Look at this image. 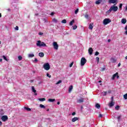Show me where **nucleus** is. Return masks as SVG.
<instances>
[{"label": "nucleus", "instance_id": "f257e3e1", "mask_svg": "<svg viewBox=\"0 0 127 127\" xmlns=\"http://www.w3.org/2000/svg\"><path fill=\"white\" fill-rule=\"evenodd\" d=\"M37 46H38L39 47H46L47 46L46 45V44L43 42H41V41L39 40L36 43Z\"/></svg>", "mask_w": 127, "mask_h": 127}, {"label": "nucleus", "instance_id": "f03ea898", "mask_svg": "<svg viewBox=\"0 0 127 127\" xmlns=\"http://www.w3.org/2000/svg\"><path fill=\"white\" fill-rule=\"evenodd\" d=\"M118 7L117 6H116V4H114L113 6H111L110 7V10L111 11H118Z\"/></svg>", "mask_w": 127, "mask_h": 127}, {"label": "nucleus", "instance_id": "7ed1b4c3", "mask_svg": "<svg viewBox=\"0 0 127 127\" xmlns=\"http://www.w3.org/2000/svg\"><path fill=\"white\" fill-rule=\"evenodd\" d=\"M43 68L46 71H48L50 69V64H49V63H46L43 65Z\"/></svg>", "mask_w": 127, "mask_h": 127}, {"label": "nucleus", "instance_id": "20e7f679", "mask_svg": "<svg viewBox=\"0 0 127 127\" xmlns=\"http://www.w3.org/2000/svg\"><path fill=\"white\" fill-rule=\"evenodd\" d=\"M86 63H87V60H86L85 58L83 57L81 59V61H80L81 66H84V65H85V64H86Z\"/></svg>", "mask_w": 127, "mask_h": 127}, {"label": "nucleus", "instance_id": "39448f33", "mask_svg": "<svg viewBox=\"0 0 127 127\" xmlns=\"http://www.w3.org/2000/svg\"><path fill=\"white\" fill-rule=\"evenodd\" d=\"M110 22H112V21L109 18H105L103 20V24H104V25H107V24H109Z\"/></svg>", "mask_w": 127, "mask_h": 127}, {"label": "nucleus", "instance_id": "423d86ee", "mask_svg": "<svg viewBox=\"0 0 127 127\" xmlns=\"http://www.w3.org/2000/svg\"><path fill=\"white\" fill-rule=\"evenodd\" d=\"M53 46L56 50H58V47H59V46H58V44H57V42H54L53 43Z\"/></svg>", "mask_w": 127, "mask_h": 127}, {"label": "nucleus", "instance_id": "0eeeda50", "mask_svg": "<svg viewBox=\"0 0 127 127\" xmlns=\"http://www.w3.org/2000/svg\"><path fill=\"white\" fill-rule=\"evenodd\" d=\"M117 77V79H119L120 76H119V72H116L115 74H114L112 76V80H115V78Z\"/></svg>", "mask_w": 127, "mask_h": 127}, {"label": "nucleus", "instance_id": "6e6552de", "mask_svg": "<svg viewBox=\"0 0 127 127\" xmlns=\"http://www.w3.org/2000/svg\"><path fill=\"white\" fill-rule=\"evenodd\" d=\"M1 119L2 121V122H6V121H7V120H8V118L6 116H2Z\"/></svg>", "mask_w": 127, "mask_h": 127}, {"label": "nucleus", "instance_id": "1a4fd4ad", "mask_svg": "<svg viewBox=\"0 0 127 127\" xmlns=\"http://www.w3.org/2000/svg\"><path fill=\"white\" fill-rule=\"evenodd\" d=\"M76 102L78 104H81V103H83L84 102V98H81L77 100Z\"/></svg>", "mask_w": 127, "mask_h": 127}, {"label": "nucleus", "instance_id": "9d476101", "mask_svg": "<svg viewBox=\"0 0 127 127\" xmlns=\"http://www.w3.org/2000/svg\"><path fill=\"white\" fill-rule=\"evenodd\" d=\"M110 108H112L113 106H115V101H111V102L108 104Z\"/></svg>", "mask_w": 127, "mask_h": 127}, {"label": "nucleus", "instance_id": "9b49d317", "mask_svg": "<svg viewBox=\"0 0 127 127\" xmlns=\"http://www.w3.org/2000/svg\"><path fill=\"white\" fill-rule=\"evenodd\" d=\"M94 50H93V48H89L88 49V53H89L90 55H92L93 54V52Z\"/></svg>", "mask_w": 127, "mask_h": 127}, {"label": "nucleus", "instance_id": "f8f14e48", "mask_svg": "<svg viewBox=\"0 0 127 127\" xmlns=\"http://www.w3.org/2000/svg\"><path fill=\"white\" fill-rule=\"evenodd\" d=\"M79 120V118L78 117H74L71 119V122L72 123H75V122H76V121Z\"/></svg>", "mask_w": 127, "mask_h": 127}, {"label": "nucleus", "instance_id": "ddd939ff", "mask_svg": "<svg viewBox=\"0 0 127 127\" xmlns=\"http://www.w3.org/2000/svg\"><path fill=\"white\" fill-rule=\"evenodd\" d=\"M32 91L33 93H35V96H37V93H36V90H35V88H34V86H32Z\"/></svg>", "mask_w": 127, "mask_h": 127}, {"label": "nucleus", "instance_id": "4468645a", "mask_svg": "<svg viewBox=\"0 0 127 127\" xmlns=\"http://www.w3.org/2000/svg\"><path fill=\"white\" fill-rule=\"evenodd\" d=\"M95 4H100L102 1H103V0H96Z\"/></svg>", "mask_w": 127, "mask_h": 127}, {"label": "nucleus", "instance_id": "2eb2a0df", "mask_svg": "<svg viewBox=\"0 0 127 127\" xmlns=\"http://www.w3.org/2000/svg\"><path fill=\"white\" fill-rule=\"evenodd\" d=\"M118 0H109L110 3H116Z\"/></svg>", "mask_w": 127, "mask_h": 127}, {"label": "nucleus", "instance_id": "dca6fc26", "mask_svg": "<svg viewBox=\"0 0 127 127\" xmlns=\"http://www.w3.org/2000/svg\"><path fill=\"white\" fill-rule=\"evenodd\" d=\"M122 23H123V24H126L127 23V19H122L121 20Z\"/></svg>", "mask_w": 127, "mask_h": 127}, {"label": "nucleus", "instance_id": "f3484780", "mask_svg": "<svg viewBox=\"0 0 127 127\" xmlns=\"http://www.w3.org/2000/svg\"><path fill=\"white\" fill-rule=\"evenodd\" d=\"M94 24V23H91L89 24V29H90L91 30H92V29H93V25Z\"/></svg>", "mask_w": 127, "mask_h": 127}, {"label": "nucleus", "instance_id": "a211bd4d", "mask_svg": "<svg viewBox=\"0 0 127 127\" xmlns=\"http://www.w3.org/2000/svg\"><path fill=\"white\" fill-rule=\"evenodd\" d=\"M73 90V85H70L68 89V92L69 93H71V91Z\"/></svg>", "mask_w": 127, "mask_h": 127}, {"label": "nucleus", "instance_id": "6ab92c4d", "mask_svg": "<svg viewBox=\"0 0 127 127\" xmlns=\"http://www.w3.org/2000/svg\"><path fill=\"white\" fill-rule=\"evenodd\" d=\"M48 102H50L51 103H53V102H55V99H51L50 98L48 100Z\"/></svg>", "mask_w": 127, "mask_h": 127}, {"label": "nucleus", "instance_id": "aec40b11", "mask_svg": "<svg viewBox=\"0 0 127 127\" xmlns=\"http://www.w3.org/2000/svg\"><path fill=\"white\" fill-rule=\"evenodd\" d=\"M39 56H40V57H44V53H39Z\"/></svg>", "mask_w": 127, "mask_h": 127}, {"label": "nucleus", "instance_id": "412c9836", "mask_svg": "<svg viewBox=\"0 0 127 127\" xmlns=\"http://www.w3.org/2000/svg\"><path fill=\"white\" fill-rule=\"evenodd\" d=\"M4 114V111H3V110L1 109L0 111V115L1 116H2Z\"/></svg>", "mask_w": 127, "mask_h": 127}, {"label": "nucleus", "instance_id": "4be33fe9", "mask_svg": "<svg viewBox=\"0 0 127 127\" xmlns=\"http://www.w3.org/2000/svg\"><path fill=\"white\" fill-rule=\"evenodd\" d=\"M111 62L112 63H116V62H117V60L114 58H111Z\"/></svg>", "mask_w": 127, "mask_h": 127}, {"label": "nucleus", "instance_id": "5701e85b", "mask_svg": "<svg viewBox=\"0 0 127 127\" xmlns=\"http://www.w3.org/2000/svg\"><path fill=\"white\" fill-rule=\"evenodd\" d=\"M74 22H75V20H72L71 21H70L69 22V25L70 26H72V25H73V23H74Z\"/></svg>", "mask_w": 127, "mask_h": 127}, {"label": "nucleus", "instance_id": "b1692460", "mask_svg": "<svg viewBox=\"0 0 127 127\" xmlns=\"http://www.w3.org/2000/svg\"><path fill=\"white\" fill-rule=\"evenodd\" d=\"M95 107L97 108V109H100V108H101V105H100V104L98 103H97L95 105Z\"/></svg>", "mask_w": 127, "mask_h": 127}, {"label": "nucleus", "instance_id": "393cba45", "mask_svg": "<svg viewBox=\"0 0 127 127\" xmlns=\"http://www.w3.org/2000/svg\"><path fill=\"white\" fill-rule=\"evenodd\" d=\"M39 101H40V102H44V101L46 100L45 98H39L38 99Z\"/></svg>", "mask_w": 127, "mask_h": 127}, {"label": "nucleus", "instance_id": "a878e982", "mask_svg": "<svg viewBox=\"0 0 127 127\" xmlns=\"http://www.w3.org/2000/svg\"><path fill=\"white\" fill-rule=\"evenodd\" d=\"M52 21L54 22L55 23H57V22H58V20H57V19L55 18L53 19Z\"/></svg>", "mask_w": 127, "mask_h": 127}, {"label": "nucleus", "instance_id": "bb28decb", "mask_svg": "<svg viewBox=\"0 0 127 127\" xmlns=\"http://www.w3.org/2000/svg\"><path fill=\"white\" fill-rule=\"evenodd\" d=\"M40 108L41 109H45V106L42 105V104H40Z\"/></svg>", "mask_w": 127, "mask_h": 127}, {"label": "nucleus", "instance_id": "cd10ccee", "mask_svg": "<svg viewBox=\"0 0 127 127\" xmlns=\"http://www.w3.org/2000/svg\"><path fill=\"white\" fill-rule=\"evenodd\" d=\"M25 110H26V111H28V112H30L31 111V109L27 107H24Z\"/></svg>", "mask_w": 127, "mask_h": 127}, {"label": "nucleus", "instance_id": "c85d7f7f", "mask_svg": "<svg viewBox=\"0 0 127 127\" xmlns=\"http://www.w3.org/2000/svg\"><path fill=\"white\" fill-rule=\"evenodd\" d=\"M115 110H116L117 111H119L120 110V106H116L115 107Z\"/></svg>", "mask_w": 127, "mask_h": 127}, {"label": "nucleus", "instance_id": "c756f323", "mask_svg": "<svg viewBox=\"0 0 127 127\" xmlns=\"http://www.w3.org/2000/svg\"><path fill=\"white\" fill-rule=\"evenodd\" d=\"M62 83V80H60L58 81V82H57L56 83V85H59V84H60Z\"/></svg>", "mask_w": 127, "mask_h": 127}, {"label": "nucleus", "instance_id": "7c9ffc66", "mask_svg": "<svg viewBox=\"0 0 127 127\" xmlns=\"http://www.w3.org/2000/svg\"><path fill=\"white\" fill-rule=\"evenodd\" d=\"M62 23H67V20L66 19H64L62 21Z\"/></svg>", "mask_w": 127, "mask_h": 127}, {"label": "nucleus", "instance_id": "2f4dec72", "mask_svg": "<svg viewBox=\"0 0 127 127\" xmlns=\"http://www.w3.org/2000/svg\"><path fill=\"white\" fill-rule=\"evenodd\" d=\"M2 58H3L4 60H5V61H7H7H8L7 60V59L6 58V56H2Z\"/></svg>", "mask_w": 127, "mask_h": 127}, {"label": "nucleus", "instance_id": "473e14b6", "mask_svg": "<svg viewBox=\"0 0 127 127\" xmlns=\"http://www.w3.org/2000/svg\"><path fill=\"white\" fill-rule=\"evenodd\" d=\"M18 59L19 61H21V60H22V57H21V56H19Z\"/></svg>", "mask_w": 127, "mask_h": 127}, {"label": "nucleus", "instance_id": "72a5a7b5", "mask_svg": "<svg viewBox=\"0 0 127 127\" xmlns=\"http://www.w3.org/2000/svg\"><path fill=\"white\" fill-rule=\"evenodd\" d=\"M96 60L97 62V63H99V62H100V58L99 57H96Z\"/></svg>", "mask_w": 127, "mask_h": 127}, {"label": "nucleus", "instance_id": "f704fd0d", "mask_svg": "<svg viewBox=\"0 0 127 127\" xmlns=\"http://www.w3.org/2000/svg\"><path fill=\"white\" fill-rule=\"evenodd\" d=\"M124 98L125 100H127V93L125 94L124 95Z\"/></svg>", "mask_w": 127, "mask_h": 127}, {"label": "nucleus", "instance_id": "c9c22d12", "mask_svg": "<svg viewBox=\"0 0 127 127\" xmlns=\"http://www.w3.org/2000/svg\"><path fill=\"white\" fill-rule=\"evenodd\" d=\"M28 57H30V58L34 57V55L33 54H29Z\"/></svg>", "mask_w": 127, "mask_h": 127}, {"label": "nucleus", "instance_id": "e433bc0d", "mask_svg": "<svg viewBox=\"0 0 127 127\" xmlns=\"http://www.w3.org/2000/svg\"><path fill=\"white\" fill-rule=\"evenodd\" d=\"M78 27V26H77V25H75L73 27V30H75V29H77V28Z\"/></svg>", "mask_w": 127, "mask_h": 127}, {"label": "nucleus", "instance_id": "4c0bfd02", "mask_svg": "<svg viewBox=\"0 0 127 127\" xmlns=\"http://www.w3.org/2000/svg\"><path fill=\"white\" fill-rule=\"evenodd\" d=\"M121 118H122V115H120L119 116H118L117 119L118 120V121H120L121 120Z\"/></svg>", "mask_w": 127, "mask_h": 127}, {"label": "nucleus", "instance_id": "58836bf2", "mask_svg": "<svg viewBox=\"0 0 127 127\" xmlns=\"http://www.w3.org/2000/svg\"><path fill=\"white\" fill-rule=\"evenodd\" d=\"M84 16H85V18H86L87 19H89V15L86 14Z\"/></svg>", "mask_w": 127, "mask_h": 127}, {"label": "nucleus", "instance_id": "ea45409f", "mask_svg": "<svg viewBox=\"0 0 127 127\" xmlns=\"http://www.w3.org/2000/svg\"><path fill=\"white\" fill-rule=\"evenodd\" d=\"M103 95V96H106L107 95V91H104L102 92Z\"/></svg>", "mask_w": 127, "mask_h": 127}, {"label": "nucleus", "instance_id": "a19ab883", "mask_svg": "<svg viewBox=\"0 0 127 127\" xmlns=\"http://www.w3.org/2000/svg\"><path fill=\"white\" fill-rule=\"evenodd\" d=\"M77 12H79V9L78 8H77L75 11V14H77Z\"/></svg>", "mask_w": 127, "mask_h": 127}, {"label": "nucleus", "instance_id": "79ce46f5", "mask_svg": "<svg viewBox=\"0 0 127 127\" xmlns=\"http://www.w3.org/2000/svg\"><path fill=\"white\" fill-rule=\"evenodd\" d=\"M99 54H100V53L98 52H96L95 54V56H98V55H99Z\"/></svg>", "mask_w": 127, "mask_h": 127}, {"label": "nucleus", "instance_id": "37998d69", "mask_svg": "<svg viewBox=\"0 0 127 127\" xmlns=\"http://www.w3.org/2000/svg\"><path fill=\"white\" fill-rule=\"evenodd\" d=\"M112 11V10H111V8H110L109 10H108L107 12L106 13H110Z\"/></svg>", "mask_w": 127, "mask_h": 127}, {"label": "nucleus", "instance_id": "c03bdc74", "mask_svg": "<svg viewBox=\"0 0 127 127\" xmlns=\"http://www.w3.org/2000/svg\"><path fill=\"white\" fill-rule=\"evenodd\" d=\"M105 70H106V68H105V67H103V68L101 69L102 72H104V71H105Z\"/></svg>", "mask_w": 127, "mask_h": 127}, {"label": "nucleus", "instance_id": "a18cd8bd", "mask_svg": "<svg viewBox=\"0 0 127 127\" xmlns=\"http://www.w3.org/2000/svg\"><path fill=\"white\" fill-rule=\"evenodd\" d=\"M47 77H49V78H51V75H49V73H47Z\"/></svg>", "mask_w": 127, "mask_h": 127}, {"label": "nucleus", "instance_id": "49530a36", "mask_svg": "<svg viewBox=\"0 0 127 127\" xmlns=\"http://www.w3.org/2000/svg\"><path fill=\"white\" fill-rule=\"evenodd\" d=\"M74 64V63H71L70 64V65H69V67H72V66H73V64Z\"/></svg>", "mask_w": 127, "mask_h": 127}, {"label": "nucleus", "instance_id": "de8ad7c7", "mask_svg": "<svg viewBox=\"0 0 127 127\" xmlns=\"http://www.w3.org/2000/svg\"><path fill=\"white\" fill-rule=\"evenodd\" d=\"M34 61V62H35V63H36L37 62H38V60L36 58L35 59Z\"/></svg>", "mask_w": 127, "mask_h": 127}, {"label": "nucleus", "instance_id": "09e8293b", "mask_svg": "<svg viewBox=\"0 0 127 127\" xmlns=\"http://www.w3.org/2000/svg\"><path fill=\"white\" fill-rule=\"evenodd\" d=\"M123 7V4L121 3L119 6V8H122Z\"/></svg>", "mask_w": 127, "mask_h": 127}, {"label": "nucleus", "instance_id": "8fccbe9b", "mask_svg": "<svg viewBox=\"0 0 127 127\" xmlns=\"http://www.w3.org/2000/svg\"><path fill=\"white\" fill-rule=\"evenodd\" d=\"M98 118H103V115L102 114H99Z\"/></svg>", "mask_w": 127, "mask_h": 127}, {"label": "nucleus", "instance_id": "3c124183", "mask_svg": "<svg viewBox=\"0 0 127 127\" xmlns=\"http://www.w3.org/2000/svg\"><path fill=\"white\" fill-rule=\"evenodd\" d=\"M111 102H114V96L111 97Z\"/></svg>", "mask_w": 127, "mask_h": 127}, {"label": "nucleus", "instance_id": "603ef678", "mask_svg": "<svg viewBox=\"0 0 127 127\" xmlns=\"http://www.w3.org/2000/svg\"><path fill=\"white\" fill-rule=\"evenodd\" d=\"M15 30H18V26H16V27H15Z\"/></svg>", "mask_w": 127, "mask_h": 127}, {"label": "nucleus", "instance_id": "864d4df0", "mask_svg": "<svg viewBox=\"0 0 127 127\" xmlns=\"http://www.w3.org/2000/svg\"><path fill=\"white\" fill-rule=\"evenodd\" d=\"M39 35H43V33H41V32L39 33Z\"/></svg>", "mask_w": 127, "mask_h": 127}, {"label": "nucleus", "instance_id": "5fc2aeb1", "mask_svg": "<svg viewBox=\"0 0 127 127\" xmlns=\"http://www.w3.org/2000/svg\"><path fill=\"white\" fill-rule=\"evenodd\" d=\"M75 115H76V113L75 112H73L72 113V116H75Z\"/></svg>", "mask_w": 127, "mask_h": 127}, {"label": "nucleus", "instance_id": "6e6d98bb", "mask_svg": "<svg viewBox=\"0 0 127 127\" xmlns=\"http://www.w3.org/2000/svg\"><path fill=\"white\" fill-rule=\"evenodd\" d=\"M1 126H2V122L0 121V127H1Z\"/></svg>", "mask_w": 127, "mask_h": 127}, {"label": "nucleus", "instance_id": "4d7b16f0", "mask_svg": "<svg viewBox=\"0 0 127 127\" xmlns=\"http://www.w3.org/2000/svg\"><path fill=\"white\" fill-rule=\"evenodd\" d=\"M35 15H36V16H38V15H39V13H35Z\"/></svg>", "mask_w": 127, "mask_h": 127}, {"label": "nucleus", "instance_id": "13d9d810", "mask_svg": "<svg viewBox=\"0 0 127 127\" xmlns=\"http://www.w3.org/2000/svg\"><path fill=\"white\" fill-rule=\"evenodd\" d=\"M125 29V30H127V25L126 26Z\"/></svg>", "mask_w": 127, "mask_h": 127}, {"label": "nucleus", "instance_id": "bf43d9fd", "mask_svg": "<svg viewBox=\"0 0 127 127\" xmlns=\"http://www.w3.org/2000/svg\"><path fill=\"white\" fill-rule=\"evenodd\" d=\"M7 11H11V10H10V8H8V9H7Z\"/></svg>", "mask_w": 127, "mask_h": 127}, {"label": "nucleus", "instance_id": "052dcab7", "mask_svg": "<svg viewBox=\"0 0 127 127\" xmlns=\"http://www.w3.org/2000/svg\"><path fill=\"white\" fill-rule=\"evenodd\" d=\"M121 66V63H120L118 65V67H120Z\"/></svg>", "mask_w": 127, "mask_h": 127}, {"label": "nucleus", "instance_id": "680f3d73", "mask_svg": "<svg viewBox=\"0 0 127 127\" xmlns=\"http://www.w3.org/2000/svg\"><path fill=\"white\" fill-rule=\"evenodd\" d=\"M51 15H54V12L51 13Z\"/></svg>", "mask_w": 127, "mask_h": 127}, {"label": "nucleus", "instance_id": "e2e57ef3", "mask_svg": "<svg viewBox=\"0 0 127 127\" xmlns=\"http://www.w3.org/2000/svg\"><path fill=\"white\" fill-rule=\"evenodd\" d=\"M0 62H2V59H0Z\"/></svg>", "mask_w": 127, "mask_h": 127}, {"label": "nucleus", "instance_id": "0e129e2a", "mask_svg": "<svg viewBox=\"0 0 127 127\" xmlns=\"http://www.w3.org/2000/svg\"><path fill=\"white\" fill-rule=\"evenodd\" d=\"M108 42H111V39H108Z\"/></svg>", "mask_w": 127, "mask_h": 127}, {"label": "nucleus", "instance_id": "69168bd1", "mask_svg": "<svg viewBox=\"0 0 127 127\" xmlns=\"http://www.w3.org/2000/svg\"><path fill=\"white\" fill-rule=\"evenodd\" d=\"M57 105H60V102H58Z\"/></svg>", "mask_w": 127, "mask_h": 127}, {"label": "nucleus", "instance_id": "338daca9", "mask_svg": "<svg viewBox=\"0 0 127 127\" xmlns=\"http://www.w3.org/2000/svg\"><path fill=\"white\" fill-rule=\"evenodd\" d=\"M30 83H33V80H30Z\"/></svg>", "mask_w": 127, "mask_h": 127}, {"label": "nucleus", "instance_id": "774afa93", "mask_svg": "<svg viewBox=\"0 0 127 127\" xmlns=\"http://www.w3.org/2000/svg\"><path fill=\"white\" fill-rule=\"evenodd\" d=\"M125 33H126V34H127V31L125 32Z\"/></svg>", "mask_w": 127, "mask_h": 127}]
</instances>
